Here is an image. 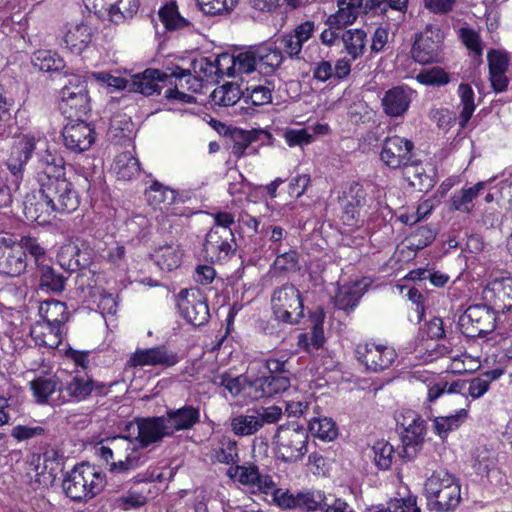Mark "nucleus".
Instances as JSON below:
<instances>
[{
    "label": "nucleus",
    "instance_id": "nucleus-54",
    "mask_svg": "<svg viewBox=\"0 0 512 512\" xmlns=\"http://www.w3.org/2000/svg\"><path fill=\"white\" fill-rule=\"evenodd\" d=\"M274 85L272 81L266 80L265 85H255L246 89L245 103L249 101L253 106H262L272 101V90Z\"/></svg>",
    "mask_w": 512,
    "mask_h": 512
},
{
    "label": "nucleus",
    "instance_id": "nucleus-51",
    "mask_svg": "<svg viewBox=\"0 0 512 512\" xmlns=\"http://www.w3.org/2000/svg\"><path fill=\"white\" fill-rule=\"evenodd\" d=\"M338 11L327 18L326 24L332 28L342 29L348 24H352L358 16V13L346 5V0H338Z\"/></svg>",
    "mask_w": 512,
    "mask_h": 512
},
{
    "label": "nucleus",
    "instance_id": "nucleus-43",
    "mask_svg": "<svg viewBox=\"0 0 512 512\" xmlns=\"http://www.w3.org/2000/svg\"><path fill=\"white\" fill-rule=\"evenodd\" d=\"M366 32L362 29L347 30L342 35V41L347 53L356 59L361 56L366 46Z\"/></svg>",
    "mask_w": 512,
    "mask_h": 512
},
{
    "label": "nucleus",
    "instance_id": "nucleus-2",
    "mask_svg": "<svg viewBox=\"0 0 512 512\" xmlns=\"http://www.w3.org/2000/svg\"><path fill=\"white\" fill-rule=\"evenodd\" d=\"M105 486V474L85 463L74 466L62 481L64 493L74 502H88L100 494Z\"/></svg>",
    "mask_w": 512,
    "mask_h": 512
},
{
    "label": "nucleus",
    "instance_id": "nucleus-22",
    "mask_svg": "<svg viewBox=\"0 0 512 512\" xmlns=\"http://www.w3.org/2000/svg\"><path fill=\"white\" fill-rule=\"evenodd\" d=\"M29 387L36 403L39 405L59 406L67 401L64 396L52 397L56 391L62 392V383L56 376L37 377L30 381Z\"/></svg>",
    "mask_w": 512,
    "mask_h": 512
},
{
    "label": "nucleus",
    "instance_id": "nucleus-34",
    "mask_svg": "<svg viewBox=\"0 0 512 512\" xmlns=\"http://www.w3.org/2000/svg\"><path fill=\"white\" fill-rule=\"evenodd\" d=\"M38 269L39 285L41 289L53 293H61L65 289L66 278L53 267L43 262L36 266Z\"/></svg>",
    "mask_w": 512,
    "mask_h": 512
},
{
    "label": "nucleus",
    "instance_id": "nucleus-58",
    "mask_svg": "<svg viewBox=\"0 0 512 512\" xmlns=\"http://www.w3.org/2000/svg\"><path fill=\"white\" fill-rule=\"evenodd\" d=\"M375 464L382 470H387L392 465L394 457L393 446L385 441H377L373 446Z\"/></svg>",
    "mask_w": 512,
    "mask_h": 512
},
{
    "label": "nucleus",
    "instance_id": "nucleus-9",
    "mask_svg": "<svg viewBox=\"0 0 512 512\" xmlns=\"http://www.w3.org/2000/svg\"><path fill=\"white\" fill-rule=\"evenodd\" d=\"M177 307L181 316L193 326H203L210 318L207 300L198 289H182L177 295Z\"/></svg>",
    "mask_w": 512,
    "mask_h": 512
},
{
    "label": "nucleus",
    "instance_id": "nucleus-28",
    "mask_svg": "<svg viewBox=\"0 0 512 512\" xmlns=\"http://www.w3.org/2000/svg\"><path fill=\"white\" fill-rule=\"evenodd\" d=\"M289 387L290 379L286 375L263 376L250 383V388L254 389L255 399L271 397L286 391Z\"/></svg>",
    "mask_w": 512,
    "mask_h": 512
},
{
    "label": "nucleus",
    "instance_id": "nucleus-4",
    "mask_svg": "<svg viewBox=\"0 0 512 512\" xmlns=\"http://www.w3.org/2000/svg\"><path fill=\"white\" fill-rule=\"evenodd\" d=\"M39 316L41 321L35 322L30 329V335L37 337L45 334L44 330H49V336L52 339L44 342V346L57 347L62 341V325L68 320L67 306L64 302L58 300L44 301L39 306Z\"/></svg>",
    "mask_w": 512,
    "mask_h": 512
},
{
    "label": "nucleus",
    "instance_id": "nucleus-61",
    "mask_svg": "<svg viewBox=\"0 0 512 512\" xmlns=\"http://www.w3.org/2000/svg\"><path fill=\"white\" fill-rule=\"evenodd\" d=\"M496 466L495 453L485 447L478 448L474 468L480 475H488Z\"/></svg>",
    "mask_w": 512,
    "mask_h": 512
},
{
    "label": "nucleus",
    "instance_id": "nucleus-8",
    "mask_svg": "<svg viewBox=\"0 0 512 512\" xmlns=\"http://www.w3.org/2000/svg\"><path fill=\"white\" fill-rule=\"evenodd\" d=\"M459 325L466 337H485L496 328L495 311L486 305H471L460 317Z\"/></svg>",
    "mask_w": 512,
    "mask_h": 512
},
{
    "label": "nucleus",
    "instance_id": "nucleus-55",
    "mask_svg": "<svg viewBox=\"0 0 512 512\" xmlns=\"http://www.w3.org/2000/svg\"><path fill=\"white\" fill-rule=\"evenodd\" d=\"M159 18L167 30H180L190 26V22L183 18L173 5L161 8Z\"/></svg>",
    "mask_w": 512,
    "mask_h": 512
},
{
    "label": "nucleus",
    "instance_id": "nucleus-59",
    "mask_svg": "<svg viewBox=\"0 0 512 512\" xmlns=\"http://www.w3.org/2000/svg\"><path fill=\"white\" fill-rule=\"evenodd\" d=\"M215 460L219 463L234 465L239 461L237 443L231 439H223L220 446L215 450Z\"/></svg>",
    "mask_w": 512,
    "mask_h": 512
},
{
    "label": "nucleus",
    "instance_id": "nucleus-57",
    "mask_svg": "<svg viewBox=\"0 0 512 512\" xmlns=\"http://www.w3.org/2000/svg\"><path fill=\"white\" fill-rule=\"evenodd\" d=\"M436 237V232L429 226L418 227L408 238V248L418 251L430 245Z\"/></svg>",
    "mask_w": 512,
    "mask_h": 512
},
{
    "label": "nucleus",
    "instance_id": "nucleus-49",
    "mask_svg": "<svg viewBox=\"0 0 512 512\" xmlns=\"http://www.w3.org/2000/svg\"><path fill=\"white\" fill-rule=\"evenodd\" d=\"M14 107V100L10 98L0 83V137L7 138L11 135L9 122L12 119L11 111Z\"/></svg>",
    "mask_w": 512,
    "mask_h": 512
},
{
    "label": "nucleus",
    "instance_id": "nucleus-37",
    "mask_svg": "<svg viewBox=\"0 0 512 512\" xmlns=\"http://www.w3.org/2000/svg\"><path fill=\"white\" fill-rule=\"evenodd\" d=\"M491 291L494 295V307L502 312L512 308V278H504L492 283Z\"/></svg>",
    "mask_w": 512,
    "mask_h": 512
},
{
    "label": "nucleus",
    "instance_id": "nucleus-32",
    "mask_svg": "<svg viewBox=\"0 0 512 512\" xmlns=\"http://www.w3.org/2000/svg\"><path fill=\"white\" fill-rule=\"evenodd\" d=\"M403 174L409 185L419 192H428L435 185L433 177L426 173L419 161L413 160L412 164L404 169Z\"/></svg>",
    "mask_w": 512,
    "mask_h": 512
},
{
    "label": "nucleus",
    "instance_id": "nucleus-48",
    "mask_svg": "<svg viewBox=\"0 0 512 512\" xmlns=\"http://www.w3.org/2000/svg\"><path fill=\"white\" fill-rule=\"evenodd\" d=\"M327 500L324 492L320 490H308L297 493V508L305 511L314 512L324 509L323 503Z\"/></svg>",
    "mask_w": 512,
    "mask_h": 512
},
{
    "label": "nucleus",
    "instance_id": "nucleus-35",
    "mask_svg": "<svg viewBox=\"0 0 512 512\" xmlns=\"http://www.w3.org/2000/svg\"><path fill=\"white\" fill-rule=\"evenodd\" d=\"M60 110L67 119H81L90 111V99L88 93L75 94L71 98L62 99Z\"/></svg>",
    "mask_w": 512,
    "mask_h": 512
},
{
    "label": "nucleus",
    "instance_id": "nucleus-41",
    "mask_svg": "<svg viewBox=\"0 0 512 512\" xmlns=\"http://www.w3.org/2000/svg\"><path fill=\"white\" fill-rule=\"evenodd\" d=\"M145 195L150 205L157 207L161 204L171 205L176 200V192L158 181H153L146 189Z\"/></svg>",
    "mask_w": 512,
    "mask_h": 512
},
{
    "label": "nucleus",
    "instance_id": "nucleus-12",
    "mask_svg": "<svg viewBox=\"0 0 512 512\" xmlns=\"http://www.w3.org/2000/svg\"><path fill=\"white\" fill-rule=\"evenodd\" d=\"M203 251L212 263H226L236 251L232 230L211 228L206 234Z\"/></svg>",
    "mask_w": 512,
    "mask_h": 512
},
{
    "label": "nucleus",
    "instance_id": "nucleus-36",
    "mask_svg": "<svg viewBox=\"0 0 512 512\" xmlns=\"http://www.w3.org/2000/svg\"><path fill=\"white\" fill-rule=\"evenodd\" d=\"M467 409L461 408L456 414L448 416H439L433 420V429L435 434L444 439L447 435L458 429L467 417Z\"/></svg>",
    "mask_w": 512,
    "mask_h": 512
},
{
    "label": "nucleus",
    "instance_id": "nucleus-46",
    "mask_svg": "<svg viewBox=\"0 0 512 512\" xmlns=\"http://www.w3.org/2000/svg\"><path fill=\"white\" fill-rule=\"evenodd\" d=\"M156 264L164 271H172L181 265L182 253L172 245L161 247L156 252Z\"/></svg>",
    "mask_w": 512,
    "mask_h": 512
},
{
    "label": "nucleus",
    "instance_id": "nucleus-63",
    "mask_svg": "<svg viewBox=\"0 0 512 512\" xmlns=\"http://www.w3.org/2000/svg\"><path fill=\"white\" fill-rule=\"evenodd\" d=\"M416 79L419 83L429 86L445 85L449 82V75L440 67H434L420 72Z\"/></svg>",
    "mask_w": 512,
    "mask_h": 512
},
{
    "label": "nucleus",
    "instance_id": "nucleus-30",
    "mask_svg": "<svg viewBox=\"0 0 512 512\" xmlns=\"http://www.w3.org/2000/svg\"><path fill=\"white\" fill-rule=\"evenodd\" d=\"M363 288L360 282H354L341 286L334 297L335 307L345 312L353 310L363 296Z\"/></svg>",
    "mask_w": 512,
    "mask_h": 512
},
{
    "label": "nucleus",
    "instance_id": "nucleus-38",
    "mask_svg": "<svg viewBox=\"0 0 512 512\" xmlns=\"http://www.w3.org/2000/svg\"><path fill=\"white\" fill-rule=\"evenodd\" d=\"M232 432L240 437L250 436L261 429V424L255 412L253 414H240L230 419Z\"/></svg>",
    "mask_w": 512,
    "mask_h": 512
},
{
    "label": "nucleus",
    "instance_id": "nucleus-53",
    "mask_svg": "<svg viewBox=\"0 0 512 512\" xmlns=\"http://www.w3.org/2000/svg\"><path fill=\"white\" fill-rule=\"evenodd\" d=\"M75 285L76 290L79 292V297L83 301L95 299L99 294V288L90 271L79 273L76 277Z\"/></svg>",
    "mask_w": 512,
    "mask_h": 512
},
{
    "label": "nucleus",
    "instance_id": "nucleus-15",
    "mask_svg": "<svg viewBox=\"0 0 512 512\" xmlns=\"http://www.w3.org/2000/svg\"><path fill=\"white\" fill-rule=\"evenodd\" d=\"M63 144L73 153L88 150L95 142L94 126L82 119L70 120L62 130Z\"/></svg>",
    "mask_w": 512,
    "mask_h": 512
},
{
    "label": "nucleus",
    "instance_id": "nucleus-6",
    "mask_svg": "<svg viewBox=\"0 0 512 512\" xmlns=\"http://www.w3.org/2000/svg\"><path fill=\"white\" fill-rule=\"evenodd\" d=\"M271 307L275 318L284 323L297 324L304 317L300 291L291 283H285L273 290Z\"/></svg>",
    "mask_w": 512,
    "mask_h": 512
},
{
    "label": "nucleus",
    "instance_id": "nucleus-45",
    "mask_svg": "<svg viewBox=\"0 0 512 512\" xmlns=\"http://www.w3.org/2000/svg\"><path fill=\"white\" fill-rule=\"evenodd\" d=\"M232 60L230 62H226V64H231L230 67H227V74L231 75L230 70L234 67H237L240 73H250L255 70L258 71V58L256 56V46L251 47L248 51L239 53L236 57L230 56Z\"/></svg>",
    "mask_w": 512,
    "mask_h": 512
},
{
    "label": "nucleus",
    "instance_id": "nucleus-3",
    "mask_svg": "<svg viewBox=\"0 0 512 512\" xmlns=\"http://www.w3.org/2000/svg\"><path fill=\"white\" fill-rule=\"evenodd\" d=\"M424 492L429 506L438 512L454 509L460 502V485L444 470L435 471L426 480Z\"/></svg>",
    "mask_w": 512,
    "mask_h": 512
},
{
    "label": "nucleus",
    "instance_id": "nucleus-47",
    "mask_svg": "<svg viewBox=\"0 0 512 512\" xmlns=\"http://www.w3.org/2000/svg\"><path fill=\"white\" fill-rule=\"evenodd\" d=\"M311 434L321 440L331 441L337 437L338 431L331 418H313L308 422Z\"/></svg>",
    "mask_w": 512,
    "mask_h": 512
},
{
    "label": "nucleus",
    "instance_id": "nucleus-18",
    "mask_svg": "<svg viewBox=\"0 0 512 512\" xmlns=\"http://www.w3.org/2000/svg\"><path fill=\"white\" fill-rule=\"evenodd\" d=\"M23 213L28 221L36 222L39 225L49 223L51 217L56 216L48 199L44 198L41 187L24 196Z\"/></svg>",
    "mask_w": 512,
    "mask_h": 512
},
{
    "label": "nucleus",
    "instance_id": "nucleus-25",
    "mask_svg": "<svg viewBox=\"0 0 512 512\" xmlns=\"http://www.w3.org/2000/svg\"><path fill=\"white\" fill-rule=\"evenodd\" d=\"M168 76L158 69L148 68L142 73L132 77L129 83V91L140 93L144 96L161 93L159 82H164Z\"/></svg>",
    "mask_w": 512,
    "mask_h": 512
},
{
    "label": "nucleus",
    "instance_id": "nucleus-19",
    "mask_svg": "<svg viewBox=\"0 0 512 512\" xmlns=\"http://www.w3.org/2000/svg\"><path fill=\"white\" fill-rule=\"evenodd\" d=\"M414 91L405 85L388 89L381 99L383 112L392 118L402 117L408 111Z\"/></svg>",
    "mask_w": 512,
    "mask_h": 512
},
{
    "label": "nucleus",
    "instance_id": "nucleus-44",
    "mask_svg": "<svg viewBox=\"0 0 512 512\" xmlns=\"http://www.w3.org/2000/svg\"><path fill=\"white\" fill-rule=\"evenodd\" d=\"M138 9L139 0H114L113 9L109 10L107 16L111 22L120 24L132 18Z\"/></svg>",
    "mask_w": 512,
    "mask_h": 512
},
{
    "label": "nucleus",
    "instance_id": "nucleus-26",
    "mask_svg": "<svg viewBox=\"0 0 512 512\" xmlns=\"http://www.w3.org/2000/svg\"><path fill=\"white\" fill-rule=\"evenodd\" d=\"M232 58L228 54H220L212 57H202L192 62V68L196 76L205 81H216L217 77H222L225 72L224 63L230 62Z\"/></svg>",
    "mask_w": 512,
    "mask_h": 512
},
{
    "label": "nucleus",
    "instance_id": "nucleus-31",
    "mask_svg": "<svg viewBox=\"0 0 512 512\" xmlns=\"http://www.w3.org/2000/svg\"><path fill=\"white\" fill-rule=\"evenodd\" d=\"M90 261V252L88 250H81L77 245L66 246L60 255L61 266L71 272L85 269L89 266Z\"/></svg>",
    "mask_w": 512,
    "mask_h": 512
},
{
    "label": "nucleus",
    "instance_id": "nucleus-40",
    "mask_svg": "<svg viewBox=\"0 0 512 512\" xmlns=\"http://www.w3.org/2000/svg\"><path fill=\"white\" fill-rule=\"evenodd\" d=\"M115 170L118 179L131 180L140 172L139 160L130 152H123L116 157Z\"/></svg>",
    "mask_w": 512,
    "mask_h": 512
},
{
    "label": "nucleus",
    "instance_id": "nucleus-14",
    "mask_svg": "<svg viewBox=\"0 0 512 512\" xmlns=\"http://www.w3.org/2000/svg\"><path fill=\"white\" fill-rule=\"evenodd\" d=\"M27 266V256L19 247L17 237H0V274L17 277L26 271Z\"/></svg>",
    "mask_w": 512,
    "mask_h": 512
},
{
    "label": "nucleus",
    "instance_id": "nucleus-52",
    "mask_svg": "<svg viewBox=\"0 0 512 512\" xmlns=\"http://www.w3.org/2000/svg\"><path fill=\"white\" fill-rule=\"evenodd\" d=\"M17 242L24 255L27 256V253L30 254L36 266L46 262V250L40 245L37 238L30 235H22L17 238Z\"/></svg>",
    "mask_w": 512,
    "mask_h": 512
},
{
    "label": "nucleus",
    "instance_id": "nucleus-62",
    "mask_svg": "<svg viewBox=\"0 0 512 512\" xmlns=\"http://www.w3.org/2000/svg\"><path fill=\"white\" fill-rule=\"evenodd\" d=\"M282 52H285L292 59H300L303 45L293 37V33H285L279 36L274 42Z\"/></svg>",
    "mask_w": 512,
    "mask_h": 512
},
{
    "label": "nucleus",
    "instance_id": "nucleus-20",
    "mask_svg": "<svg viewBox=\"0 0 512 512\" xmlns=\"http://www.w3.org/2000/svg\"><path fill=\"white\" fill-rule=\"evenodd\" d=\"M489 80L496 93L507 90L509 79L506 76L510 64V54L505 50L490 49L487 53Z\"/></svg>",
    "mask_w": 512,
    "mask_h": 512
},
{
    "label": "nucleus",
    "instance_id": "nucleus-64",
    "mask_svg": "<svg viewBox=\"0 0 512 512\" xmlns=\"http://www.w3.org/2000/svg\"><path fill=\"white\" fill-rule=\"evenodd\" d=\"M240 140H236L232 146V154L241 158L246 154H253L256 152L255 148L251 146V143L255 140V132L247 131L240 134Z\"/></svg>",
    "mask_w": 512,
    "mask_h": 512
},
{
    "label": "nucleus",
    "instance_id": "nucleus-60",
    "mask_svg": "<svg viewBox=\"0 0 512 512\" xmlns=\"http://www.w3.org/2000/svg\"><path fill=\"white\" fill-rule=\"evenodd\" d=\"M201 11L207 15H218L230 12L238 0H196Z\"/></svg>",
    "mask_w": 512,
    "mask_h": 512
},
{
    "label": "nucleus",
    "instance_id": "nucleus-27",
    "mask_svg": "<svg viewBox=\"0 0 512 512\" xmlns=\"http://www.w3.org/2000/svg\"><path fill=\"white\" fill-rule=\"evenodd\" d=\"M256 56L258 72L264 75L273 74L284 61L282 50L274 42L256 46Z\"/></svg>",
    "mask_w": 512,
    "mask_h": 512
},
{
    "label": "nucleus",
    "instance_id": "nucleus-1",
    "mask_svg": "<svg viewBox=\"0 0 512 512\" xmlns=\"http://www.w3.org/2000/svg\"><path fill=\"white\" fill-rule=\"evenodd\" d=\"M36 180L48 199L55 215L74 212L80 197L74 185L65 177L63 159L48 149L38 158Z\"/></svg>",
    "mask_w": 512,
    "mask_h": 512
},
{
    "label": "nucleus",
    "instance_id": "nucleus-39",
    "mask_svg": "<svg viewBox=\"0 0 512 512\" xmlns=\"http://www.w3.org/2000/svg\"><path fill=\"white\" fill-rule=\"evenodd\" d=\"M32 63L35 68L43 72H56L65 67L64 60L50 50H39L34 53Z\"/></svg>",
    "mask_w": 512,
    "mask_h": 512
},
{
    "label": "nucleus",
    "instance_id": "nucleus-23",
    "mask_svg": "<svg viewBox=\"0 0 512 512\" xmlns=\"http://www.w3.org/2000/svg\"><path fill=\"white\" fill-rule=\"evenodd\" d=\"M170 436L176 432L192 429L200 422V409L192 405H184L177 409H168L162 415Z\"/></svg>",
    "mask_w": 512,
    "mask_h": 512
},
{
    "label": "nucleus",
    "instance_id": "nucleus-42",
    "mask_svg": "<svg viewBox=\"0 0 512 512\" xmlns=\"http://www.w3.org/2000/svg\"><path fill=\"white\" fill-rule=\"evenodd\" d=\"M212 102L219 106H233L241 98L240 88L237 84L226 83L213 90L210 95Z\"/></svg>",
    "mask_w": 512,
    "mask_h": 512
},
{
    "label": "nucleus",
    "instance_id": "nucleus-17",
    "mask_svg": "<svg viewBox=\"0 0 512 512\" xmlns=\"http://www.w3.org/2000/svg\"><path fill=\"white\" fill-rule=\"evenodd\" d=\"M132 366H162L172 367L179 362L177 353L166 346H156L147 349H137L130 357Z\"/></svg>",
    "mask_w": 512,
    "mask_h": 512
},
{
    "label": "nucleus",
    "instance_id": "nucleus-21",
    "mask_svg": "<svg viewBox=\"0 0 512 512\" xmlns=\"http://www.w3.org/2000/svg\"><path fill=\"white\" fill-rule=\"evenodd\" d=\"M36 148V139L30 135H24L15 141L6 165L11 174L18 180L22 179L24 168Z\"/></svg>",
    "mask_w": 512,
    "mask_h": 512
},
{
    "label": "nucleus",
    "instance_id": "nucleus-24",
    "mask_svg": "<svg viewBox=\"0 0 512 512\" xmlns=\"http://www.w3.org/2000/svg\"><path fill=\"white\" fill-rule=\"evenodd\" d=\"M62 392H66L70 399L80 402L85 400L92 392L97 395H105L107 387L104 383L96 382L87 375H74L65 384H62Z\"/></svg>",
    "mask_w": 512,
    "mask_h": 512
},
{
    "label": "nucleus",
    "instance_id": "nucleus-5",
    "mask_svg": "<svg viewBox=\"0 0 512 512\" xmlns=\"http://www.w3.org/2000/svg\"><path fill=\"white\" fill-rule=\"evenodd\" d=\"M278 459L286 463H295L307 453L308 432L298 423H289L278 427L274 436Z\"/></svg>",
    "mask_w": 512,
    "mask_h": 512
},
{
    "label": "nucleus",
    "instance_id": "nucleus-50",
    "mask_svg": "<svg viewBox=\"0 0 512 512\" xmlns=\"http://www.w3.org/2000/svg\"><path fill=\"white\" fill-rule=\"evenodd\" d=\"M462 110L459 115V124L463 128L471 119L475 110L474 91L469 84L461 83L458 87Z\"/></svg>",
    "mask_w": 512,
    "mask_h": 512
},
{
    "label": "nucleus",
    "instance_id": "nucleus-10",
    "mask_svg": "<svg viewBox=\"0 0 512 512\" xmlns=\"http://www.w3.org/2000/svg\"><path fill=\"white\" fill-rule=\"evenodd\" d=\"M402 452L400 456L407 461L412 460L422 449L426 432L425 420L414 411L403 415Z\"/></svg>",
    "mask_w": 512,
    "mask_h": 512
},
{
    "label": "nucleus",
    "instance_id": "nucleus-11",
    "mask_svg": "<svg viewBox=\"0 0 512 512\" xmlns=\"http://www.w3.org/2000/svg\"><path fill=\"white\" fill-rule=\"evenodd\" d=\"M414 143L404 137H386L382 143L380 160L390 169H405L414 160Z\"/></svg>",
    "mask_w": 512,
    "mask_h": 512
},
{
    "label": "nucleus",
    "instance_id": "nucleus-13",
    "mask_svg": "<svg viewBox=\"0 0 512 512\" xmlns=\"http://www.w3.org/2000/svg\"><path fill=\"white\" fill-rule=\"evenodd\" d=\"M355 355L367 371L375 373L391 367L397 357L393 348L374 343H359Z\"/></svg>",
    "mask_w": 512,
    "mask_h": 512
},
{
    "label": "nucleus",
    "instance_id": "nucleus-7",
    "mask_svg": "<svg viewBox=\"0 0 512 512\" xmlns=\"http://www.w3.org/2000/svg\"><path fill=\"white\" fill-rule=\"evenodd\" d=\"M126 429L128 435L125 438L137 442L140 448H147L165 437H171L163 416L138 418L135 423H129Z\"/></svg>",
    "mask_w": 512,
    "mask_h": 512
},
{
    "label": "nucleus",
    "instance_id": "nucleus-56",
    "mask_svg": "<svg viewBox=\"0 0 512 512\" xmlns=\"http://www.w3.org/2000/svg\"><path fill=\"white\" fill-rule=\"evenodd\" d=\"M273 252L277 253L273 267L280 272H294L299 269L298 253L295 250L280 253L279 247L276 246Z\"/></svg>",
    "mask_w": 512,
    "mask_h": 512
},
{
    "label": "nucleus",
    "instance_id": "nucleus-33",
    "mask_svg": "<svg viewBox=\"0 0 512 512\" xmlns=\"http://www.w3.org/2000/svg\"><path fill=\"white\" fill-rule=\"evenodd\" d=\"M92 40V29L89 25L81 23L71 27L64 36L66 46L73 53L83 51Z\"/></svg>",
    "mask_w": 512,
    "mask_h": 512
},
{
    "label": "nucleus",
    "instance_id": "nucleus-29",
    "mask_svg": "<svg viewBox=\"0 0 512 512\" xmlns=\"http://www.w3.org/2000/svg\"><path fill=\"white\" fill-rule=\"evenodd\" d=\"M485 185V182H478L471 187L455 191L448 201L449 210L459 211L465 214L472 213L474 209V200L479 196Z\"/></svg>",
    "mask_w": 512,
    "mask_h": 512
},
{
    "label": "nucleus",
    "instance_id": "nucleus-16",
    "mask_svg": "<svg viewBox=\"0 0 512 512\" xmlns=\"http://www.w3.org/2000/svg\"><path fill=\"white\" fill-rule=\"evenodd\" d=\"M441 34L438 28L427 26L417 34L411 49L412 58L420 64L439 61Z\"/></svg>",
    "mask_w": 512,
    "mask_h": 512
}]
</instances>
